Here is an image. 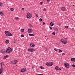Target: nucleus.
Segmentation results:
<instances>
[{"label": "nucleus", "mask_w": 75, "mask_h": 75, "mask_svg": "<svg viewBox=\"0 0 75 75\" xmlns=\"http://www.w3.org/2000/svg\"><path fill=\"white\" fill-rule=\"evenodd\" d=\"M60 41L63 44H67L68 42L67 38H65V39H61L60 40Z\"/></svg>", "instance_id": "obj_1"}, {"label": "nucleus", "mask_w": 75, "mask_h": 75, "mask_svg": "<svg viewBox=\"0 0 75 75\" xmlns=\"http://www.w3.org/2000/svg\"><path fill=\"white\" fill-rule=\"evenodd\" d=\"M5 34H6V36L7 37L11 36H12V34L10 33V32L8 31H6L5 32Z\"/></svg>", "instance_id": "obj_2"}, {"label": "nucleus", "mask_w": 75, "mask_h": 75, "mask_svg": "<svg viewBox=\"0 0 75 75\" xmlns=\"http://www.w3.org/2000/svg\"><path fill=\"white\" fill-rule=\"evenodd\" d=\"M1 68L0 69V74H1V73L3 72V66H2V65H3V63H1Z\"/></svg>", "instance_id": "obj_3"}, {"label": "nucleus", "mask_w": 75, "mask_h": 75, "mask_svg": "<svg viewBox=\"0 0 75 75\" xmlns=\"http://www.w3.org/2000/svg\"><path fill=\"white\" fill-rule=\"evenodd\" d=\"M6 49L7 52L9 53L12 51V49L10 47H8Z\"/></svg>", "instance_id": "obj_4"}, {"label": "nucleus", "mask_w": 75, "mask_h": 75, "mask_svg": "<svg viewBox=\"0 0 75 75\" xmlns=\"http://www.w3.org/2000/svg\"><path fill=\"white\" fill-rule=\"evenodd\" d=\"M27 17L28 18H31L32 17V15H31L30 13H28L27 14Z\"/></svg>", "instance_id": "obj_5"}, {"label": "nucleus", "mask_w": 75, "mask_h": 75, "mask_svg": "<svg viewBox=\"0 0 75 75\" xmlns=\"http://www.w3.org/2000/svg\"><path fill=\"white\" fill-rule=\"evenodd\" d=\"M46 64L47 66H49V67H50V66H52L54 64V63L52 62H47L46 63Z\"/></svg>", "instance_id": "obj_6"}, {"label": "nucleus", "mask_w": 75, "mask_h": 75, "mask_svg": "<svg viewBox=\"0 0 75 75\" xmlns=\"http://www.w3.org/2000/svg\"><path fill=\"white\" fill-rule=\"evenodd\" d=\"M17 62H18V61L17 60H13V61H11V63L12 64H17Z\"/></svg>", "instance_id": "obj_7"}, {"label": "nucleus", "mask_w": 75, "mask_h": 75, "mask_svg": "<svg viewBox=\"0 0 75 75\" xmlns=\"http://www.w3.org/2000/svg\"><path fill=\"white\" fill-rule=\"evenodd\" d=\"M64 66L66 68H69V64L68 63H65Z\"/></svg>", "instance_id": "obj_8"}, {"label": "nucleus", "mask_w": 75, "mask_h": 75, "mask_svg": "<svg viewBox=\"0 0 75 75\" xmlns=\"http://www.w3.org/2000/svg\"><path fill=\"white\" fill-rule=\"evenodd\" d=\"M28 51L29 52H33V51H35V50L32 48H29L28 49Z\"/></svg>", "instance_id": "obj_9"}, {"label": "nucleus", "mask_w": 75, "mask_h": 75, "mask_svg": "<svg viewBox=\"0 0 75 75\" xmlns=\"http://www.w3.org/2000/svg\"><path fill=\"white\" fill-rule=\"evenodd\" d=\"M55 69L56 70H59V71H61V69L60 68H59L57 66L55 67Z\"/></svg>", "instance_id": "obj_10"}, {"label": "nucleus", "mask_w": 75, "mask_h": 75, "mask_svg": "<svg viewBox=\"0 0 75 75\" xmlns=\"http://www.w3.org/2000/svg\"><path fill=\"white\" fill-rule=\"evenodd\" d=\"M28 33H32V32H33V30H32L30 29H29L28 30Z\"/></svg>", "instance_id": "obj_11"}, {"label": "nucleus", "mask_w": 75, "mask_h": 75, "mask_svg": "<svg viewBox=\"0 0 75 75\" xmlns=\"http://www.w3.org/2000/svg\"><path fill=\"white\" fill-rule=\"evenodd\" d=\"M61 10H62V11H65V8L64 7H62L61 8Z\"/></svg>", "instance_id": "obj_12"}, {"label": "nucleus", "mask_w": 75, "mask_h": 75, "mask_svg": "<svg viewBox=\"0 0 75 75\" xmlns=\"http://www.w3.org/2000/svg\"><path fill=\"white\" fill-rule=\"evenodd\" d=\"M30 46L31 47H34L35 46V45L34 44L31 43L30 44Z\"/></svg>", "instance_id": "obj_13"}, {"label": "nucleus", "mask_w": 75, "mask_h": 75, "mask_svg": "<svg viewBox=\"0 0 75 75\" xmlns=\"http://www.w3.org/2000/svg\"><path fill=\"white\" fill-rule=\"evenodd\" d=\"M26 71V68H23V69L21 70V72H25Z\"/></svg>", "instance_id": "obj_14"}, {"label": "nucleus", "mask_w": 75, "mask_h": 75, "mask_svg": "<svg viewBox=\"0 0 75 75\" xmlns=\"http://www.w3.org/2000/svg\"><path fill=\"white\" fill-rule=\"evenodd\" d=\"M71 61H74L75 62V58H71Z\"/></svg>", "instance_id": "obj_15"}, {"label": "nucleus", "mask_w": 75, "mask_h": 75, "mask_svg": "<svg viewBox=\"0 0 75 75\" xmlns=\"http://www.w3.org/2000/svg\"><path fill=\"white\" fill-rule=\"evenodd\" d=\"M8 55H6L5 56L4 58H3V59H6V58H8Z\"/></svg>", "instance_id": "obj_16"}, {"label": "nucleus", "mask_w": 75, "mask_h": 75, "mask_svg": "<svg viewBox=\"0 0 75 75\" xmlns=\"http://www.w3.org/2000/svg\"><path fill=\"white\" fill-rule=\"evenodd\" d=\"M50 25L51 26H53V25H54V23L52 22H51L50 23Z\"/></svg>", "instance_id": "obj_17"}, {"label": "nucleus", "mask_w": 75, "mask_h": 75, "mask_svg": "<svg viewBox=\"0 0 75 75\" xmlns=\"http://www.w3.org/2000/svg\"><path fill=\"white\" fill-rule=\"evenodd\" d=\"M6 43L7 44H8V43H9V41L8 40H6V41H5Z\"/></svg>", "instance_id": "obj_18"}, {"label": "nucleus", "mask_w": 75, "mask_h": 75, "mask_svg": "<svg viewBox=\"0 0 75 75\" xmlns=\"http://www.w3.org/2000/svg\"><path fill=\"white\" fill-rule=\"evenodd\" d=\"M0 15L1 16H3V13L2 12H0Z\"/></svg>", "instance_id": "obj_19"}, {"label": "nucleus", "mask_w": 75, "mask_h": 75, "mask_svg": "<svg viewBox=\"0 0 75 75\" xmlns=\"http://www.w3.org/2000/svg\"><path fill=\"white\" fill-rule=\"evenodd\" d=\"M29 35H30V37H33V36H34V35L33 34H30Z\"/></svg>", "instance_id": "obj_20"}, {"label": "nucleus", "mask_w": 75, "mask_h": 75, "mask_svg": "<svg viewBox=\"0 0 75 75\" xmlns=\"http://www.w3.org/2000/svg\"><path fill=\"white\" fill-rule=\"evenodd\" d=\"M40 68L41 69H44V67L42 66H41L40 67Z\"/></svg>", "instance_id": "obj_21"}, {"label": "nucleus", "mask_w": 75, "mask_h": 75, "mask_svg": "<svg viewBox=\"0 0 75 75\" xmlns=\"http://www.w3.org/2000/svg\"><path fill=\"white\" fill-rule=\"evenodd\" d=\"M21 31L22 32H24V29H22L21 30Z\"/></svg>", "instance_id": "obj_22"}, {"label": "nucleus", "mask_w": 75, "mask_h": 75, "mask_svg": "<svg viewBox=\"0 0 75 75\" xmlns=\"http://www.w3.org/2000/svg\"><path fill=\"white\" fill-rule=\"evenodd\" d=\"M59 52H62V50H59Z\"/></svg>", "instance_id": "obj_23"}, {"label": "nucleus", "mask_w": 75, "mask_h": 75, "mask_svg": "<svg viewBox=\"0 0 75 75\" xmlns=\"http://www.w3.org/2000/svg\"><path fill=\"white\" fill-rule=\"evenodd\" d=\"M43 11H46V9H45V8L43 9Z\"/></svg>", "instance_id": "obj_24"}, {"label": "nucleus", "mask_w": 75, "mask_h": 75, "mask_svg": "<svg viewBox=\"0 0 75 75\" xmlns=\"http://www.w3.org/2000/svg\"><path fill=\"white\" fill-rule=\"evenodd\" d=\"M10 10L11 11H13V10H14V8H10Z\"/></svg>", "instance_id": "obj_25"}, {"label": "nucleus", "mask_w": 75, "mask_h": 75, "mask_svg": "<svg viewBox=\"0 0 75 75\" xmlns=\"http://www.w3.org/2000/svg\"><path fill=\"white\" fill-rule=\"evenodd\" d=\"M15 19H16L17 20H18L19 18H18V17H16Z\"/></svg>", "instance_id": "obj_26"}, {"label": "nucleus", "mask_w": 75, "mask_h": 75, "mask_svg": "<svg viewBox=\"0 0 75 75\" xmlns=\"http://www.w3.org/2000/svg\"><path fill=\"white\" fill-rule=\"evenodd\" d=\"M52 35H55V32H53L52 33Z\"/></svg>", "instance_id": "obj_27"}, {"label": "nucleus", "mask_w": 75, "mask_h": 75, "mask_svg": "<svg viewBox=\"0 0 75 75\" xmlns=\"http://www.w3.org/2000/svg\"><path fill=\"white\" fill-rule=\"evenodd\" d=\"M21 37H24V35H21Z\"/></svg>", "instance_id": "obj_28"}, {"label": "nucleus", "mask_w": 75, "mask_h": 75, "mask_svg": "<svg viewBox=\"0 0 75 75\" xmlns=\"http://www.w3.org/2000/svg\"><path fill=\"white\" fill-rule=\"evenodd\" d=\"M1 52H4V50H1Z\"/></svg>", "instance_id": "obj_29"}, {"label": "nucleus", "mask_w": 75, "mask_h": 75, "mask_svg": "<svg viewBox=\"0 0 75 75\" xmlns=\"http://www.w3.org/2000/svg\"><path fill=\"white\" fill-rule=\"evenodd\" d=\"M22 10H23V11H24V8H22L21 9Z\"/></svg>", "instance_id": "obj_30"}, {"label": "nucleus", "mask_w": 75, "mask_h": 75, "mask_svg": "<svg viewBox=\"0 0 75 75\" xmlns=\"http://www.w3.org/2000/svg\"><path fill=\"white\" fill-rule=\"evenodd\" d=\"M39 21H42V19L41 18H40L39 19Z\"/></svg>", "instance_id": "obj_31"}, {"label": "nucleus", "mask_w": 75, "mask_h": 75, "mask_svg": "<svg viewBox=\"0 0 75 75\" xmlns=\"http://www.w3.org/2000/svg\"><path fill=\"white\" fill-rule=\"evenodd\" d=\"M65 27L66 28H68V27L67 26H66Z\"/></svg>", "instance_id": "obj_32"}, {"label": "nucleus", "mask_w": 75, "mask_h": 75, "mask_svg": "<svg viewBox=\"0 0 75 75\" xmlns=\"http://www.w3.org/2000/svg\"><path fill=\"white\" fill-rule=\"evenodd\" d=\"M73 67H75V65L73 64L72 65Z\"/></svg>", "instance_id": "obj_33"}, {"label": "nucleus", "mask_w": 75, "mask_h": 75, "mask_svg": "<svg viewBox=\"0 0 75 75\" xmlns=\"http://www.w3.org/2000/svg\"><path fill=\"white\" fill-rule=\"evenodd\" d=\"M37 75H43V74H38Z\"/></svg>", "instance_id": "obj_34"}, {"label": "nucleus", "mask_w": 75, "mask_h": 75, "mask_svg": "<svg viewBox=\"0 0 75 75\" xmlns=\"http://www.w3.org/2000/svg\"><path fill=\"white\" fill-rule=\"evenodd\" d=\"M36 17H38V15L37 14H36Z\"/></svg>", "instance_id": "obj_35"}, {"label": "nucleus", "mask_w": 75, "mask_h": 75, "mask_svg": "<svg viewBox=\"0 0 75 75\" xmlns=\"http://www.w3.org/2000/svg\"><path fill=\"white\" fill-rule=\"evenodd\" d=\"M54 50H55V51H57V49L56 48H55L54 49Z\"/></svg>", "instance_id": "obj_36"}, {"label": "nucleus", "mask_w": 75, "mask_h": 75, "mask_svg": "<svg viewBox=\"0 0 75 75\" xmlns=\"http://www.w3.org/2000/svg\"><path fill=\"white\" fill-rule=\"evenodd\" d=\"M1 4H2V3L0 2V6H1Z\"/></svg>", "instance_id": "obj_37"}, {"label": "nucleus", "mask_w": 75, "mask_h": 75, "mask_svg": "<svg viewBox=\"0 0 75 75\" xmlns=\"http://www.w3.org/2000/svg\"><path fill=\"white\" fill-rule=\"evenodd\" d=\"M43 25H45V23L44 22L43 23Z\"/></svg>", "instance_id": "obj_38"}, {"label": "nucleus", "mask_w": 75, "mask_h": 75, "mask_svg": "<svg viewBox=\"0 0 75 75\" xmlns=\"http://www.w3.org/2000/svg\"><path fill=\"white\" fill-rule=\"evenodd\" d=\"M50 0H47V2H50Z\"/></svg>", "instance_id": "obj_39"}, {"label": "nucleus", "mask_w": 75, "mask_h": 75, "mask_svg": "<svg viewBox=\"0 0 75 75\" xmlns=\"http://www.w3.org/2000/svg\"><path fill=\"white\" fill-rule=\"evenodd\" d=\"M50 28V30H52V28H51V27H49Z\"/></svg>", "instance_id": "obj_40"}, {"label": "nucleus", "mask_w": 75, "mask_h": 75, "mask_svg": "<svg viewBox=\"0 0 75 75\" xmlns=\"http://www.w3.org/2000/svg\"><path fill=\"white\" fill-rule=\"evenodd\" d=\"M42 3H43L42 2H41L40 3V4H42Z\"/></svg>", "instance_id": "obj_41"}, {"label": "nucleus", "mask_w": 75, "mask_h": 75, "mask_svg": "<svg viewBox=\"0 0 75 75\" xmlns=\"http://www.w3.org/2000/svg\"><path fill=\"white\" fill-rule=\"evenodd\" d=\"M62 55H65V53H62Z\"/></svg>", "instance_id": "obj_42"}, {"label": "nucleus", "mask_w": 75, "mask_h": 75, "mask_svg": "<svg viewBox=\"0 0 75 75\" xmlns=\"http://www.w3.org/2000/svg\"><path fill=\"white\" fill-rule=\"evenodd\" d=\"M16 40H15L14 42V43L15 44L16 43Z\"/></svg>", "instance_id": "obj_43"}, {"label": "nucleus", "mask_w": 75, "mask_h": 75, "mask_svg": "<svg viewBox=\"0 0 75 75\" xmlns=\"http://www.w3.org/2000/svg\"><path fill=\"white\" fill-rule=\"evenodd\" d=\"M32 68L33 69V68H34V67H32Z\"/></svg>", "instance_id": "obj_44"}, {"label": "nucleus", "mask_w": 75, "mask_h": 75, "mask_svg": "<svg viewBox=\"0 0 75 75\" xmlns=\"http://www.w3.org/2000/svg\"><path fill=\"white\" fill-rule=\"evenodd\" d=\"M75 6V5H74L73 6Z\"/></svg>", "instance_id": "obj_45"}]
</instances>
